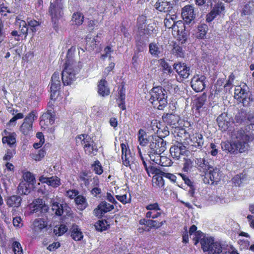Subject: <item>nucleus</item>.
Listing matches in <instances>:
<instances>
[{
	"label": "nucleus",
	"instance_id": "nucleus-26",
	"mask_svg": "<svg viewBox=\"0 0 254 254\" xmlns=\"http://www.w3.org/2000/svg\"><path fill=\"white\" fill-rule=\"evenodd\" d=\"M195 37L200 39H205L206 36V19L201 20L195 33Z\"/></svg>",
	"mask_w": 254,
	"mask_h": 254
},
{
	"label": "nucleus",
	"instance_id": "nucleus-25",
	"mask_svg": "<svg viewBox=\"0 0 254 254\" xmlns=\"http://www.w3.org/2000/svg\"><path fill=\"white\" fill-rule=\"evenodd\" d=\"M174 69L177 73L183 78H187L190 74V69L184 64H177L174 65Z\"/></svg>",
	"mask_w": 254,
	"mask_h": 254
},
{
	"label": "nucleus",
	"instance_id": "nucleus-38",
	"mask_svg": "<svg viewBox=\"0 0 254 254\" xmlns=\"http://www.w3.org/2000/svg\"><path fill=\"white\" fill-rule=\"evenodd\" d=\"M163 176L161 174L154 175L152 178V185L154 187L160 188L164 186Z\"/></svg>",
	"mask_w": 254,
	"mask_h": 254
},
{
	"label": "nucleus",
	"instance_id": "nucleus-42",
	"mask_svg": "<svg viewBox=\"0 0 254 254\" xmlns=\"http://www.w3.org/2000/svg\"><path fill=\"white\" fill-rule=\"evenodd\" d=\"M254 11V2L249 1L244 7L242 13L245 15L252 14Z\"/></svg>",
	"mask_w": 254,
	"mask_h": 254
},
{
	"label": "nucleus",
	"instance_id": "nucleus-31",
	"mask_svg": "<svg viewBox=\"0 0 254 254\" xmlns=\"http://www.w3.org/2000/svg\"><path fill=\"white\" fill-rule=\"evenodd\" d=\"M204 140L202 135L199 133H195L190 137V145L196 147H201Z\"/></svg>",
	"mask_w": 254,
	"mask_h": 254
},
{
	"label": "nucleus",
	"instance_id": "nucleus-35",
	"mask_svg": "<svg viewBox=\"0 0 254 254\" xmlns=\"http://www.w3.org/2000/svg\"><path fill=\"white\" fill-rule=\"evenodd\" d=\"M98 92L99 94L102 96H106L109 95L110 91L108 87L106 86V81L104 79H101L98 86Z\"/></svg>",
	"mask_w": 254,
	"mask_h": 254
},
{
	"label": "nucleus",
	"instance_id": "nucleus-47",
	"mask_svg": "<svg viewBox=\"0 0 254 254\" xmlns=\"http://www.w3.org/2000/svg\"><path fill=\"white\" fill-rule=\"evenodd\" d=\"M100 36L97 34L95 38H94L92 41H90L91 38L87 37L86 39V44L87 46L91 47V50H94L96 45L100 42L99 38Z\"/></svg>",
	"mask_w": 254,
	"mask_h": 254
},
{
	"label": "nucleus",
	"instance_id": "nucleus-19",
	"mask_svg": "<svg viewBox=\"0 0 254 254\" xmlns=\"http://www.w3.org/2000/svg\"><path fill=\"white\" fill-rule=\"evenodd\" d=\"M161 153H148L151 161L155 163L163 166H170L171 161L164 156H161Z\"/></svg>",
	"mask_w": 254,
	"mask_h": 254
},
{
	"label": "nucleus",
	"instance_id": "nucleus-63",
	"mask_svg": "<svg viewBox=\"0 0 254 254\" xmlns=\"http://www.w3.org/2000/svg\"><path fill=\"white\" fill-rule=\"evenodd\" d=\"M78 194L79 191L76 190H71L66 191V195L71 199L75 198Z\"/></svg>",
	"mask_w": 254,
	"mask_h": 254
},
{
	"label": "nucleus",
	"instance_id": "nucleus-16",
	"mask_svg": "<svg viewBox=\"0 0 254 254\" xmlns=\"http://www.w3.org/2000/svg\"><path fill=\"white\" fill-rule=\"evenodd\" d=\"M211 10L207 14V22L212 21L218 15H221L225 10L223 3H218L214 6H211Z\"/></svg>",
	"mask_w": 254,
	"mask_h": 254
},
{
	"label": "nucleus",
	"instance_id": "nucleus-45",
	"mask_svg": "<svg viewBox=\"0 0 254 254\" xmlns=\"http://www.w3.org/2000/svg\"><path fill=\"white\" fill-rule=\"evenodd\" d=\"M96 230L98 231L102 232L107 229L109 225L106 220H99L94 225Z\"/></svg>",
	"mask_w": 254,
	"mask_h": 254
},
{
	"label": "nucleus",
	"instance_id": "nucleus-37",
	"mask_svg": "<svg viewBox=\"0 0 254 254\" xmlns=\"http://www.w3.org/2000/svg\"><path fill=\"white\" fill-rule=\"evenodd\" d=\"M30 184L25 181H22L18 186V191L19 193L28 194L31 191Z\"/></svg>",
	"mask_w": 254,
	"mask_h": 254
},
{
	"label": "nucleus",
	"instance_id": "nucleus-64",
	"mask_svg": "<svg viewBox=\"0 0 254 254\" xmlns=\"http://www.w3.org/2000/svg\"><path fill=\"white\" fill-rule=\"evenodd\" d=\"M173 52L178 57H181L183 56L184 53L182 50V48L178 45L175 46L173 49Z\"/></svg>",
	"mask_w": 254,
	"mask_h": 254
},
{
	"label": "nucleus",
	"instance_id": "nucleus-11",
	"mask_svg": "<svg viewBox=\"0 0 254 254\" xmlns=\"http://www.w3.org/2000/svg\"><path fill=\"white\" fill-rule=\"evenodd\" d=\"M37 118L35 113L31 112L24 120V122L20 127L21 132L24 135H28L32 130V124L35 119Z\"/></svg>",
	"mask_w": 254,
	"mask_h": 254
},
{
	"label": "nucleus",
	"instance_id": "nucleus-49",
	"mask_svg": "<svg viewBox=\"0 0 254 254\" xmlns=\"http://www.w3.org/2000/svg\"><path fill=\"white\" fill-rule=\"evenodd\" d=\"M46 154V152L43 149H40L37 152L31 154V156L33 159L35 161H40Z\"/></svg>",
	"mask_w": 254,
	"mask_h": 254
},
{
	"label": "nucleus",
	"instance_id": "nucleus-51",
	"mask_svg": "<svg viewBox=\"0 0 254 254\" xmlns=\"http://www.w3.org/2000/svg\"><path fill=\"white\" fill-rule=\"evenodd\" d=\"M79 178L80 181L83 182L84 185L88 187L90 184V180H91V176H89L88 174L83 172L80 174Z\"/></svg>",
	"mask_w": 254,
	"mask_h": 254
},
{
	"label": "nucleus",
	"instance_id": "nucleus-29",
	"mask_svg": "<svg viewBox=\"0 0 254 254\" xmlns=\"http://www.w3.org/2000/svg\"><path fill=\"white\" fill-rule=\"evenodd\" d=\"M163 47L159 43L151 42L149 45V52L153 57L158 58L162 52Z\"/></svg>",
	"mask_w": 254,
	"mask_h": 254
},
{
	"label": "nucleus",
	"instance_id": "nucleus-53",
	"mask_svg": "<svg viewBox=\"0 0 254 254\" xmlns=\"http://www.w3.org/2000/svg\"><path fill=\"white\" fill-rule=\"evenodd\" d=\"M67 231V227L64 225H61L59 227H55L54 232L56 235L61 236Z\"/></svg>",
	"mask_w": 254,
	"mask_h": 254
},
{
	"label": "nucleus",
	"instance_id": "nucleus-15",
	"mask_svg": "<svg viewBox=\"0 0 254 254\" xmlns=\"http://www.w3.org/2000/svg\"><path fill=\"white\" fill-rule=\"evenodd\" d=\"M182 16L186 23H190L195 17L193 6L188 5L184 7L182 10Z\"/></svg>",
	"mask_w": 254,
	"mask_h": 254
},
{
	"label": "nucleus",
	"instance_id": "nucleus-41",
	"mask_svg": "<svg viewBox=\"0 0 254 254\" xmlns=\"http://www.w3.org/2000/svg\"><path fill=\"white\" fill-rule=\"evenodd\" d=\"M149 211L146 213V217L155 218L158 217L160 214V209L159 207H146Z\"/></svg>",
	"mask_w": 254,
	"mask_h": 254
},
{
	"label": "nucleus",
	"instance_id": "nucleus-50",
	"mask_svg": "<svg viewBox=\"0 0 254 254\" xmlns=\"http://www.w3.org/2000/svg\"><path fill=\"white\" fill-rule=\"evenodd\" d=\"M48 185L54 188H57L61 185V180L57 176L49 178Z\"/></svg>",
	"mask_w": 254,
	"mask_h": 254
},
{
	"label": "nucleus",
	"instance_id": "nucleus-48",
	"mask_svg": "<svg viewBox=\"0 0 254 254\" xmlns=\"http://www.w3.org/2000/svg\"><path fill=\"white\" fill-rule=\"evenodd\" d=\"M153 131L154 133L160 134L162 137L166 136L169 134V131H168L167 127H165L164 128H161L157 125L156 126V128H153Z\"/></svg>",
	"mask_w": 254,
	"mask_h": 254
},
{
	"label": "nucleus",
	"instance_id": "nucleus-3",
	"mask_svg": "<svg viewBox=\"0 0 254 254\" xmlns=\"http://www.w3.org/2000/svg\"><path fill=\"white\" fill-rule=\"evenodd\" d=\"M149 102L154 108L163 110L167 105V95L165 89L158 86L154 87L150 91Z\"/></svg>",
	"mask_w": 254,
	"mask_h": 254
},
{
	"label": "nucleus",
	"instance_id": "nucleus-44",
	"mask_svg": "<svg viewBox=\"0 0 254 254\" xmlns=\"http://www.w3.org/2000/svg\"><path fill=\"white\" fill-rule=\"evenodd\" d=\"M180 31H176L178 36V39L182 43L186 42L188 38V33L186 31L185 26L184 24L183 28H179Z\"/></svg>",
	"mask_w": 254,
	"mask_h": 254
},
{
	"label": "nucleus",
	"instance_id": "nucleus-32",
	"mask_svg": "<svg viewBox=\"0 0 254 254\" xmlns=\"http://www.w3.org/2000/svg\"><path fill=\"white\" fill-rule=\"evenodd\" d=\"M175 82V80H165L163 85L170 93L174 94L179 91V88L178 85H176Z\"/></svg>",
	"mask_w": 254,
	"mask_h": 254
},
{
	"label": "nucleus",
	"instance_id": "nucleus-58",
	"mask_svg": "<svg viewBox=\"0 0 254 254\" xmlns=\"http://www.w3.org/2000/svg\"><path fill=\"white\" fill-rule=\"evenodd\" d=\"M74 201L77 205H83L87 203V199L85 196L79 194L75 197Z\"/></svg>",
	"mask_w": 254,
	"mask_h": 254
},
{
	"label": "nucleus",
	"instance_id": "nucleus-24",
	"mask_svg": "<svg viewBox=\"0 0 254 254\" xmlns=\"http://www.w3.org/2000/svg\"><path fill=\"white\" fill-rule=\"evenodd\" d=\"M207 172H208L207 175L209 176V178L207 183L211 184V185L217 184L220 180L219 175V170L216 168H213L212 167H209L207 169Z\"/></svg>",
	"mask_w": 254,
	"mask_h": 254
},
{
	"label": "nucleus",
	"instance_id": "nucleus-62",
	"mask_svg": "<svg viewBox=\"0 0 254 254\" xmlns=\"http://www.w3.org/2000/svg\"><path fill=\"white\" fill-rule=\"evenodd\" d=\"M146 47V44L142 41H138L136 44V50L135 52L140 53L143 51Z\"/></svg>",
	"mask_w": 254,
	"mask_h": 254
},
{
	"label": "nucleus",
	"instance_id": "nucleus-30",
	"mask_svg": "<svg viewBox=\"0 0 254 254\" xmlns=\"http://www.w3.org/2000/svg\"><path fill=\"white\" fill-rule=\"evenodd\" d=\"M195 162L196 165V167L200 172L202 173L200 175L202 177H204L203 179L204 181V179L206 178L205 175L206 174V164L205 163V159L204 157L203 158H198L195 160Z\"/></svg>",
	"mask_w": 254,
	"mask_h": 254
},
{
	"label": "nucleus",
	"instance_id": "nucleus-12",
	"mask_svg": "<svg viewBox=\"0 0 254 254\" xmlns=\"http://www.w3.org/2000/svg\"><path fill=\"white\" fill-rule=\"evenodd\" d=\"M55 115L52 110H49L44 113L40 121V125L43 130L46 129L48 127L51 126L55 122Z\"/></svg>",
	"mask_w": 254,
	"mask_h": 254
},
{
	"label": "nucleus",
	"instance_id": "nucleus-7",
	"mask_svg": "<svg viewBox=\"0 0 254 254\" xmlns=\"http://www.w3.org/2000/svg\"><path fill=\"white\" fill-rule=\"evenodd\" d=\"M64 0H55L51 2L49 12L54 28H57L59 20L63 17Z\"/></svg>",
	"mask_w": 254,
	"mask_h": 254
},
{
	"label": "nucleus",
	"instance_id": "nucleus-20",
	"mask_svg": "<svg viewBox=\"0 0 254 254\" xmlns=\"http://www.w3.org/2000/svg\"><path fill=\"white\" fill-rule=\"evenodd\" d=\"M186 151V147L181 143H178L172 146L170 151L171 156L174 158L178 160L181 155H183Z\"/></svg>",
	"mask_w": 254,
	"mask_h": 254
},
{
	"label": "nucleus",
	"instance_id": "nucleus-13",
	"mask_svg": "<svg viewBox=\"0 0 254 254\" xmlns=\"http://www.w3.org/2000/svg\"><path fill=\"white\" fill-rule=\"evenodd\" d=\"M222 251V245L219 242L215 241L213 237H207L208 254H220Z\"/></svg>",
	"mask_w": 254,
	"mask_h": 254
},
{
	"label": "nucleus",
	"instance_id": "nucleus-39",
	"mask_svg": "<svg viewBox=\"0 0 254 254\" xmlns=\"http://www.w3.org/2000/svg\"><path fill=\"white\" fill-rule=\"evenodd\" d=\"M138 141L141 146H145L148 143V137L146 132L142 129H140L137 134Z\"/></svg>",
	"mask_w": 254,
	"mask_h": 254
},
{
	"label": "nucleus",
	"instance_id": "nucleus-5",
	"mask_svg": "<svg viewBox=\"0 0 254 254\" xmlns=\"http://www.w3.org/2000/svg\"><path fill=\"white\" fill-rule=\"evenodd\" d=\"M75 139L77 144H81L83 146L86 154L91 156H94L97 154V146L90 136L82 134L78 135Z\"/></svg>",
	"mask_w": 254,
	"mask_h": 254
},
{
	"label": "nucleus",
	"instance_id": "nucleus-46",
	"mask_svg": "<svg viewBox=\"0 0 254 254\" xmlns=\"http://www.w3.org/2000/svg\"><path fill=\"white\" fill-rule=\"evenodd\" d=\"M143 56L141 54L135 52L132 58L131 63L134 67L137 68L141 63V59Z\"/></svg>",
	"mask_w": 254,
	"mask_h": 254
},
{
	"label": "nucleus",
	"instance_id": "nucleus-6",
	"mask_svg": "<svg viewBox=\"0 0 254 254\" xmlns=\"http://www.w3.org/2000/svg\"><path fill=\"white\" fill-rule=\"evenodd\" d=\"M148 154L162 153L166 149V142L162 137L156 135H150L148 136Z\"/></svg>",
	"mask_w": 254,
	"mask_h": 254
},
{
	"label": "nucleus",
	"instance_id": "nucleus-34",
	"mask_svg": "<svg viewBox=\"0 0 254 254\" xmlns=\"http://www.w3.org/2000/svg\"><path fill=\"white\" fill-rule=\"evenodd\" d=\"M125 93H126L125 88L123 86H122V87L120 88V89L119 90V97L117 100V102H118L119 107L122 110H124L126 109Z\"/></svg>",
	"mask_w": 254,
	"mask_h": 254
},
{
	"label": "nucleus",
	"instance_id": "nucleus-60",
	"mask_svg": "<svg viewBox=\"0 0 254 254\" xmlns=\"http://www.w3.org/2000/svg\"><path fill=\"white\" fill-rule=\"evenodd\" d=\"M161 65L163 68V70L164 72L167 73H172V72L173 71L172 67L164 60H161Z\"/></svg>",
	"mask_w": 254,
	"mask_h": 254
},
{
	"label": "nucleus",
	"instance_id": "nucleus-36",
	"mask_svg": "<svg viewBox=\"0 0 254 254\" xmlns=\"http://www.w3.org/2000/svg\"><path fill=\"white\" fill-rule=\"evenodd\" d=\"M84 21V15L81 12H75L72 15V24L77 26L81 25Z\"/></svg>",
	"mask_w": 254,
	"mask_h": 254
},
{
	"label": "nucleus",
	"instance_id": "nucleus-43",
	"mask_svg": "<svg viewBox=\"0 0 254 254\" xmlns=\"http://www.w3.org/2000/svg\"><path fill=\"white\" fill-rule=\"evenodd\" d=\"M114 207H97L94 210L96 216L100 218L103 217L108 211L112 210Z\"/></svg>",
	"mask_w": 254,
	"mask_h": 254
},
{
	"label": "nucleus",
	"instance_id": "nucleus-57",
	"mask_svg": "<svg viewBox=\"0 0 254 254\" xmlns=\"http://www.w3.org/2000/svg\"><path fill=\"white\" fill-rule=\"evenodd\" d=\"M92 166L94 168V171L96 174L101 175L103 173V168L100 162L98 160L95 161Z\"/></svg>",
	"mask_w": 254,
	"mask_h": 254
},
{
	"label": "nucleus",
	"instance_id": "nucleus-21",
	"mask_svg": "<svg viewBox=\"0 0 254 254\" xmlns=\"http://www.w3.org/2000/svg\"><path fill=\"white\" fill-rule=\"evenodd\" d=\"M122 155V159L123 164L131 168V164L133 162L132 156L131 155L129 150L127 148L126 144L122 143L121 144Z\"/></svg>",
	"mask_w": 254,
	"mask_h": 254
},
{
	"label": "nucleus",
	"instance_id": "nucleus-61",
	"mask_svg": "<svg viewBox=\"0 0 254 254\" xmlns=\"http://www.w3.org/2000/svg\"><path fill=\"white\" fill-rule=\"evenodd\" d=\"M28 23L31 28V30L33 32L36 31V28L40 25L39 22L35 20H29L28 21Z\"/></svg>",
	"mask_w": 254,
	"mask_h": 254
},
{
	"label": "nucleus",
	"instance_id": "nucleus-54",
	"mask_svg": "<svg viewBox=\"0 0 254 254\" xmlns=\"http://www.w3.org/2000/svg\"><path fill=\"white\" fill-rule=\"evenodd\" d=\"M193 167V161L190 158H186L185 159L184 164L183 170L184 172H188L190 171Z\"/></svg>",
	"mask_w": 254,
	"mask_h": 254
},
{
	"label": "nucleus",
	"instance_id": "nucleus-14",
	"mask_svg": "<svg viewBox=\"0 0 254 254\" xmlns=\"http://www.w3.org/2000/svg\"><path fill=\"white\" fill-rule=\"evenodd\" d=\"M176 0H158L155 3L156 8L161 12H171Z\"/></svg>",
	"mask_w": 254,
	"mask_h": 254
},
{
	"label": "nucleus",
	"instance_id": "nucleus-4",
	"mask_svg": "<svg viewBox=\"0 0 254 254\" xmlns=\"http://www.w3.org/2000/svg\"><path fill=\"white\" fill-rule=\"evenodd\" d=\"M137 27L139 33L143 35L154 36L158 31L156 23L151 20H147L144 15L138 17Z\"/></svg>",
	"mask_w": 254,
	"mask_h": 254
},
{
	"label": "nucleus",
	"instance_id": "nucleus-10",
	"mask_svg": "<svg viewBox=\"0 0 254 254\" xmlns=\"http://www.w3.org/2000/svg\"><path fill=\"white\" fill-rule=\"evenodd\" d=\"M17 24L19 25L20 31L13 30L11 32V35L14 37L15 40L19 41L22 39L23 36H27L28 28L26 22L24 20L17 19Z\"/></svg>",
	"mask_w": 254,
	"mask_h": 254
},
{
	"label": "nucleus",
	"instance_id": "nucleus-8",
	"mask_svg": "<svg viewBox=\"0 0 254 254\" xmlns=\"http://www.w3.org/2000/svg\"><path fill=\"white\" fill-rule=\"evenodd\" d=\"M235 98L240 102H242L245 106H248L253 99L251 97L249 88L246 84L243 86H236L235 89Z\"/></svg>",
	"mask_w": 254,
	"mask_h": 254
},
{
	"label": "nucleus",
	"instance_id": "nucleus-52",
	"mask_svg": "<svg viewBox=\"0 0 254 254\" xmlns=\"http://www.w3.org/2000/svg\"><path fill=\"white\" fill-rule=\"evenodd\" d=\"M23 181L28 183L29 184L32 185L35 182V177L34 175L29 172H26L23 175Z\"/></svg>",
	"mask_w": 254,
	"mask_h": 254
},
{
	"label": "nucleus",
	"instance_id": "nucleus-59",
	"mask_svg": "<svg viewBox=\"0 0 254 254\" xmlns=\"http://www.w3.org/2000/svg\"><path fill=\"white\" fill-rule=\"evenodd\" d=\"M12 13L10 8L5 4L1 3L0 4V14L3 16H6L7 13Z\"/></svg>",
	"mask_w": 254,
	"mask_h": 254
},
{
	"label": "nucleus",
	"instance_id": "nucleus-18",
	"mask_svg": "<svg viewBox=\"0 0 254 254\" xmlns=\"http://www.w3.org/2000/svg\"><path fill=\"white\" fill-rule=\"evenodd\" d=\"M217 122L219 128L224 131L229 128L231 124V119L227 114L224 113L218 117Z\"/></svg>",
	"mask_w": 254,
	"mask_h": 254
},
{
	"label": "nucleus",
	"instance_id": "nucleus-33",
	"mask_svg": "<svg viewBox=\"0 0 254 254\" xmlns=\"http://www.w3.org/2000/svg\"><path fill=\"white\" fill-rule=\"evenodd\" d=\"M71 237L76 241H80L83 237L82 233L75 224L73 225L71 229Z\"/></svg>",
	"mask_w": 254,
	"mask_h": 254
},
{
	"label": "nucleus",
	"instance_id": "nucleus-22",
	"mask_svg": "<svg viewBox=\"0 0 254 254\" xmlns=\"http://www.w3.org/2000/svg\"><path fill=\"white\" fill-rule=\"evenodd\" d=\"M192 239L194 241V245H197L198 243H200L203 252H206V238L205 234L200 231H198L195 233V236H193Z\"/></svg>",
	"mask_w": 254,
	"mask_h": 254
},
{
	"label": "nucleus",
	"instance_id": "nucleus-56",
	"mask_svg": "<svg viewBox=\"0 0 254 254\" xmlns=\"http://www.w3.org/2000/svg\"><path fill=\"white\" fill-rule=\"evenodd\" d=\"M12 250L14 254H23L21 244L17 241L12 243Z\"/></svg>",
	"mask_w": 254,
	"mask_h": 254
},
{
	"label": "nucleus",
	"instance_id": "nucleus-40",
	"mask_svg": "<svg viewBox=\"0 0 254 254\" xmlns=\"http://www.w3.org/2000/svg\"><path fill=\"white\" fill-rule=\"evenodd\" d=\"M22 199L18 195H12L7 200V204L9 206H19L21 204Z\"/></svg>",
	"mask_w": 254,
	"mask_h": 254
},
{
	"label": "nucleus",
	"instance_id": "nucleus-23",
	"mask_svg": "<svg viewBox=\"0 0 254 254\" xmlns=\"http://www.w3.org/2000/svg\"><path fill=\"white\" fill-rule=\"evenodd\" d=\"M51 81L50 90L52 92L51 96H52L60 89L61 86L60 73L59 72L54 73L52 76Z\"/></svg>",
	"mask_w": 254,
	"mask_h": 254
},
{
	"label": "nucleus",
	"instance_id": "nucleus-2",
	"mask_svg": "<svg viewBox=\"0 0 254 254\" xmlns=\"http://www.w3.org/2000/svg\"><path fill=\"white\" fill-rule=\"evenodd\" d=\"M236 140L229 142L222 143V148L224 151L231 154H236L247 152L249 149V141L250 137L243 130H238L235 132Z\"/></svg>",
	"mask_w": 254,
	"mask_h": 254
},
{
	"label": "nucleus",
	"instance_id": "nucleus-17",
	"mask_svg": "<svg viewBox=\"0 0 254 254\" xmlns=\"http://www.w3.org/2000/svg\"><path fill=\"white\" fill-rule=\"evenodd\" d=\"M205 79L204 76H194L191 81L192 89L197 92L202 91L205 88Z\"/></svg>",
	"mask_w": 254,
	"mask_h": 254
},
{
	"label": "nucleus",
	"instance_id": "nucleus-9",
	"mask_svg": "<svg viewBox=\"0 0 254 254\" xmlns=\"http://www.w3.org/2000/svg\"><path fill=\"white\" fill-rule=\"evenodd\" d=\"M47 222L43 218H36L31 221L30 229L32 233L37 236L47 230Z\"/></svg>",
	"mask_w": 254,
	"mask_h": 254
},
{
	"label": "nucleus",
	"instance_id": "nucleus-1",
	"mask_svg": "<svg viewBox=\"0 0 254 254\" xmlns=\"http://www.w3.org/2000/svg\"><path fill=\"white\" fill-rule=\"evenodd\" d=\"M75 47H71L67 51L64 69L62 73V79L64 85H68L75 79V76L80 67L75 61L74 53Z\"/></svg>",
	"mask_w": 254,
	"mask_h": 254
},
{
	"label": "nucleus",
	"instance_id": "nucleus-27",
	"mask_svg": "<svg viewBox=\"0 0 254 254\" xmlns=\"http://www.w3.org/2000/svg\"><path fill=\"white\" fill-rule=\"evenodd\" d=\"M164 25L167 28H172L174 32L180 31L179 28H183L184 23L181 21H177L176 22H174L173 20H170V18L166 17L164 21Z\"/></svg>",
	"mask_w": 254,
	"mask_h": 254
},
{
	"label": "nucleus",
	"instance_id": "nucleus-28",
	"mask_svg": "<svg viewBox=\"0 0 254 254\" xmlns=\"http://www.w3.org/2000/svg\"><path fill=\"white\" fill-rule=\"evenodd\" d=\"M2 142L3 144L7 143L9 146H12L16 143V134L14 132H9L6 130L3 132Z\"/></svg>",
	"mask_w": 254,
	"mask_h": 254
},
{
	"label": "nucleus",
	"instance_id": "nucleus-55",
	"mask_svg": "<svg viewBox=\"0 0 254 254\" xmlns=\"http://www.w3.org/2000/svg\"><path fill=\"white\" fill-rule=\"evenodd\" d=\"M146 171L148 175L150 176L151 175H157L158 174H161L162 171L154 166H150L146 168Z\"/></svg>",
	"mask_w": 254,
	"mask_h": 254
}]
</instances>
